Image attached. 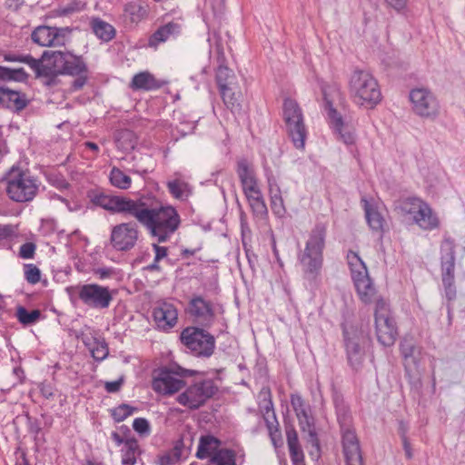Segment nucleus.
Segmentation results:
<instances>
[{"label": "nucleus", "mask_w": 465, "mask_h": 465, "mask_svg": "<svg viewBox=\"0 0 465 465\" xmlns=\"http://www.w3.org/2000/svg\"><path fill=\"white\" fill-rule=\"evenodd\" d=\"M25 277L29 283L35 284L40 282L41 272L35 264H25Z\"/></svg>", "instance_id": "nucleus-54"}, {"label": "nucleus", "mask_w": 465, "mask_h": 465, "mask_svg": "<svg viewBox=\"0 0 465 465\" xmlns=\"http://www.w3.org/2000/svg\"><path fill=\"white\" fill-rule=\"evenodd\" d=\"M300 116L304 115L297 101L290 97L285 98L282 104V119L285 125L300 120Z\"/></svg>", "instance_id": "nucleus-35"}, {"label": "nucleus", "mask_w": 465, "mask_h": 465, "mask_svg": "<svg viewBox=\"0 0 465 465\" xmlns=\"http://www.w3.org/2000/svg\"><path fill=\"white\" fill-rule=\"evenodd\" d=\"M374 322L378 341L384 347L392 346L399 335L398 326L389 304L381 298L375 302Z\"/></svg>", "instance_id": "nucleus-10"}, {"label": "nucleus", "mask_w": 465, "mask_h": 465, "mask_svg": "<svg viewBox=\"0 0 465 465\" xmlns=\"http://www.w3.org/2000/svg\"><path fill=\"white\" fill-rule=\"evenodd\" d=\"M322 93L324 102V110L326 111L330 126L332 130H340L344 127V122L340 113L333 107V103L329 97L326 86L322 87Z\"/></svg>", "instance_id": "nucleus-32"}, {"label": "nucleus", "mask_w": 465, "mask_h": 465, "mask_svg": "<svg viewBox=\"0 0 465 465\" xmlns=\"http://www.w3.org/2000/svg\"><path fill=\"white\" fill-rule=\"evenodd\" d=\"M235 171L254 219H267L268 208L253 165L247 159L242 158L237 161Z\"/></svg>", "instance_id": "nucleus-5"}, {"label": "nucleus", "mask_w": 465, "mask_h": 465, "mask_svg": "<svg viewBox=\"0 0 465 465\" xmlns=\"http://www.w3.org/2000/svg\"><path fill=\"white\" fill-rule=\"evenodd\" d=\"M141 224L145 226L159 242H164L174 232V208L168 205L149 204L140 199L134 213Z\"/></svg>", "instance_id": "nucleus-4"}, {"label": "nucleus", "mask_w": 465, "mask_h": 465, "mask_svg": "<svg viewBox=\"0 0 465 465\" xmlns=\"http://www.w3.org/2000/svg\"><path fill=\"white\" fill-rule=\"evenodd\" d=\"M113 273V270L109 268H98L94 270V274L99 279L109 278Z\"/></svg>", "instance_id": "nucleus-63"}, {"label": "nucleus", "mask_w": 465, "mask_h": 465, "mask_svg": "<svg viewBox=\"0 0 465 465\" xmlns=\"http://www.w3.org/2000/svg\"><path fill=\"white\" fill-rule=\"evenodd\" d=\"M455 248L454 240L445 236L440 244V260H455Z\"/></svg>", "instance_id": "nucleus-49"}, {"label": "nucleus", "mask_w": 465, "mask_h": 465, "mask_svg": "<svg viewBox=\"0 0 465 465\" xmlns=\"http://www.w3.org/2000/svg\"><path fill=\"white\" fill-rule=\"evenodd\" d=\"M346 262L350 269L351 280L369 274L367 265L358 252L350 250L346 254Z\"/></svg>", "instance_id": "nucleus-34"}, {"label": "nucleus", "mask_w": 465, "mask_h": 465, "mask_svg": "<svg viewBox=\"0 0 465 465\" xmlns=\"http://www.w3.org/2000/svg\"><path fill=\"white\" fill-rule=\"evenodd\" d=\"M285 433L292 465H305L304 453L299 442L298 433L291 422H285Z\"/></svg>", "instance_id": "nucleus-24"}, {"label": "nucleus", "mask_w": 465, "mask_h": 465, "mask_svg": "<svg viewBox=\"0 0 465 465\" xmlns=\"http://www.w3.org/2000/svg\"><path fill=\"white\" fill-rule=\"evenodd\" d=\"M441 282H442V286H443V291H444V296L448 302V304H447L448 312H449V314H450V312L452 311V306H451L450 302L455 301L457 298V288L455 285V279H453V280L446 279V280H441Z\"/></svg>", "instance_id": "nucleus-48"}, {"label": "nucleus", "mask_w": 465, "mask_h": 465, "mask_svg": "<svg viewBox=\"0 0 465 465\" xmlns=\"http://www.w3.org/2000/svg\"><path fill=\"white\" fill-rule=\"evenodd\" d=\"M0 94H2L1 100L5 102V106L15 112L22 111L27 106L29 103L25 94L19 91H14L8 88H1Z\"/></svg>", "instance_id": "nucleus-29"}, {"label": "nucleus", "mask_w": 465, "mask_h": 465, "mask_svg": "<svg viewBox=\"0 0 465 465\" xmlns=\"http://www.w3.org/2000/svg\"><path fill=\"white\" fill-rule=\"evenodd\" d=\"M28 74L25 73L24 68H8L0 66V81H25Z\"/></svg>", "instance_id": "nucleus-43"}, {"label": "nucleus", "mask_w": 465, "mask_h": 465, "mask_svg": "<svg viewBox=\"0 0 465 465\" xmlns=\"http://www.w3.org/2000/svg\"><path fill=\"white\" fill-rule=\"evenodd\" d=\"M211 461L213 465H236L235 452L230 449H220L213 453Z\"/></svg>", "instance_id": "nucleus-41"}, {"label": "nucleus", "mask_w": 465, "mask_h": 465, "mask_svg": "<svg viewBox=\"0 0 465 465\" xmlns=\"http://www.w3.org/2000/svg\"><path fill=\"white\" fill-rule=\"evenodd\" d=\"M333 131L339 136V139L345 144H352L354 143V134L350 131H346L344 127L342 129Z\"/></svg>", "instance_id": "nucleus-59"}, {"label": "nucleus", "mask_w": 465, "mask_h": 465, "mask_svg": "<svg viewBox=\"0 0 465 465\" xmlns=\"http://www.w3.org/2000/svg\"><path fill=\"white\" fill-rule=\"evenodd\" d=\"M54 52H44L42 59H29V67L37 77H55L60 74V68L55 62Z\"/></svg>", "instance_id": "nucleus-21"}, {"label": "nucleus", "mask_w": 465, "mask_h": 465, "mask_svg": "<svg viewBox=\"0 0 465 465\" xmlns=\"http://www.w3.org/2000/svg\"><path fill=\"white\" fill-rule=\"evenodd\" d=\"M285 127L287 134L293 143V146L299 150L303 149L308 135L304 116H300V120H297L293 124L291 123L290 124L285 125Z\"/></svg>", "instance_id": "nucleus-27"}, {"label": "nucleus", "mask_w": 465, "mask_h": 465, "mask_svg": "<svg viewBox=\"0 0 465 465\" xmlns=\"http://www.w3.org/2000/svg\"><path fill=\"white\" fill-rule=\"evenodd\" d=\"M31 55L26 54H6L4 55V60L6 62H20L27 64L29 66V59H31Z\"/></svg>", "instance_id": "nucleus-60"}, {"label": "nucleus", "mask_w": 465, "mask_h": 465, "mask_svg": "<svg viewBox=\"0 0 465 465\" xmlns=\"http://www.w3.org/2000/svg\"><path fill=\"white\" fill-rule=\"evenodd\" d=\"M121 452L123 465H134L137 457L140 455L138 441L134 438L126 439L124 446L121 449Z\"/></svg>", "instance_id": "nucleus-37"}, {"label": "nucleus", "mask_w": 465, "mask_h": 465, "mask_svg": "<svg viewBox=\"0 0 465 465\" xmlns=\"http://www.w3.org/2000/svg\"><path fill=\"white\" fill-rule=\"evenodd\" d=\"M416 351L415 342L412 338L404 337L400 342V352L404 361V368L406 374L410 373L409 365L416 363L414 353Z\"/></svg>", "instance_id": "nucleus-39"}, {"label": "nucleus", "mask_w": 465, "mask_h": 465, "mask_svg": "<svg viewBox=\"0 0 465 465\" xmlns=\"http://www.w3.org/2000/svg\"><path fill=\"white\" fill-rule=\"evenodd\" d=\"M77 295L86 306L94 309H106L113 301V294L109 288L97 283L78 286Z\"/></svg>", "instance_id": "nucleus-14"}, {"label": "nucleus", "mask_w": 465, "mask_h": 465, "mask_svg": "<svg viewBox=\"0 0 465 465\" xmlns=\"http://www.w3.org/2000/svg\"><path fill=\"white\" fill-rule=\"evenodd\" d=\"M409 99L412 112L424 119L434 120L440 114V104L434 94L427 88H413Z\"/></svg>", "instance_id": "nucleus-13"}, {"label": "nucleus", "mask_w": 465, "mask_h": 465, "mask_svg": "<svg viewBox=\"0 0 465 465\" xmlns=\"http://www.w3.org/2000/svg\"><path fill=\"white\" fill-rule=\"evenodd\" d=\"M298 420L301 430L307 433V441L320 452V440L315 427V419L312 412L300 417Z\"/></svg>", "instance_id": "nucleus-31"}, {"label": "nucleus", "mask_w": 465, "mask_h": 465, "mask_svg": "<svg viewBox=\"0 0 465 465\" xmlns=\"http://www.w3.org/2000/svg\"><path fill=\"white\" fill-rule=\"evenodd\" d=\"M363 209L365 212V217L367 220V223L371 229V231L383 234L386 226V221L382 214L378 211V208L371 204L367 200L363 199Z\"/></svg>", "instance_id": "nucleus-28"}, {"label": "nucleus", "mask_w": 465, "mask_h": 465, "mask_svg": "<svg viewBox=\"0 0 465 465\" xmlns=\"http://www.w3.org/2000/svg\"><path fill=\"white\" fill-rule=\"evenodd\" d=\"M290 402L297 419L312 412L311 405L299 393H292Z\"/></svg>", "instance_id": "nucleus-42"}, {"label": "nucleus", "mask_w": 465, "mask_h": 465, "mask_svg": "<svg viewBox=\"0 0 465 465\" xmlns=\"http://www.w3.org/2000/svg\"><path fill=\"white\" fill-rule=\"evenodd\" d=\"M259 411L262 415L269 434L271 432H279L280 427L273 408L272 393L269 388H263L259 393L258 402Z\"/></svg>", "instance_id": "nucleus-20"}, {"label": "nucleus", "mask_w": 465, "mask_h": 465, "mask_svg": "<svg viewBox=\"0 0 465 465\" xmlns=\"http://www.w3.org/2000/svg\"><path fill=\"white\" fill-rule=\"evenodd\" d=\"M359 299L365 304L376 302L377 290L370 275L352 280Z\"/></svg>", "instance_id": "nucleus-26"}, {"label": "nucleus", "mask_w": 465, "mask_h": 465, "mask_svg": "<svg viewBox=\"0 0 465 465\" xmlns=\"http://www.w3.org/2000/svg\"><path fill=\"white\" fill-rule=\"evenodd\" d=\"M124 17L131 24H138L148 15V6L141 2H132L124 7Z\"/></svg>", "instance_id": "nucleus-36"}, {"label": "nucleus", "mask_w": 465, "mask_h": 465, "mask_svg": "<svg viewBox=\"0 0 465 465\" xmlns=\"http://www.w3.org/2000/svg\"><path fill=\"white\" fill-rule=\"evenodd\" d=\"M441 280L455 279V260H440Z\"/></svg>", "instance_id": "nucleus-53"}, {"label": "nucleus", "mask_w": 465, "mask_h": 465, "mask_svg": "<svg viewBox=\"0 0 465 465\" xmlns=\"http://www.w3.org/2000/svg\"><path fill=\"white\" fill-rule=\"evenodd\" d=\"M193 186L181 173H176V199L184 201L193 194Z\"/></svg>", "instance_id": "nucleus-47"}, {"label": "nucleus", "mask_w": 465, "mask_h": 465, "mask_svg": "<svg viewBox=\"0 0 465 465\" xmlns=\"http://www.w3.org/2000/svg\"><path fill=\"white\" fill-rule=\"evenodd\" d=\"M174 32V25L172 22L161 26L149 39L150 46H157L160 43L165 42Z\"/></svg>", "instance_id": "nucleus-44"}, {"label": "nucleus", "mask_w": 465, "mask_h": 465, "mask_svg": "<svg viewBox=\"0 0 465 465\" xmlns=\"http://www.w3.org/2000/svg\"><path fill=\"white\" fill-rule=\"evenodd\" d=\"M118 146L123 150L133 149L135 145V138L134 133L129 130H123L118 133L116 137Z\"/></svg>", "instance_id": "nucleus-51"}, {"label": "nucleus", "mask_w": 465, "mask_h": 465, "mask_svg": "<svg viewBox=\"0 0 465 465\" xmlns=\"http://www.w3.org/2000/svg\"><path fill=\"white\" fill-rule=\"evenodd\" d=\"M135 410V408L128 404L123 403L111 410V415L114 421L121 422L124 420L127 417L131 416Z\"/></svg>", "instance_id": "nucleus-52"}, {"label": "nucleus", "mask_w": 465, "mask_h": 465, "mask_svg": "<svg viewBox=\"0 0 465 465\" xmlns=\"http://www.w3.org/2000/svg\"><path fill=\"white\" fill-rule=\"evenodd\" d=\"M208 43L210 54L215 57L217 63L215 81L223 102L232 114H239L242 110V94L234 72L227 66L224 44L220 33H210Z\"/></svg>", "instance_id": "nucleus-2"}, {"label": "nucleus", "mask_w": 465, "mask_h": 465, "mask_svg": "<svg viewBox=\"0 0 465 465\" xmlns=\"http://www.w3.org/2000/svg\"><path fill=\"white\" fill-rule=\"evenodd\" d=\"M14 230L10 225H0V239L5 240L11 237Z\"/></svg>", "instance_id": "nucleus-62"}, {"label": "nucleus", "mask_w": 465, "mask_h": 465, "mask_svg": "<svg viewBox=\"0 0 465 465\" xmlns=\"http://www.w3.org/2000/svg\"><path fill=\"white\" fill-rule=\"evenodd\" d=\"M179 340L185 353L199 359H209L216 348L214 336L198 326L184 328L180 333Z\"/></svg>", "instance_id": "nucleus-8"}, {"label": "nucleus", "mask_w": 465, "mask_h": 465, "mask_svg": "<svg viewBox=\"0 0 465 465\" xmlns=\"http://www.w3.org/2000/svg\"><path fill=\"white\" fill-rule=\"evenodd\" d=\"M327 224L316 223L309 232L303 250L298 252L302 278L310 289H317L322 283L323 252L326 247Z\"/></svg>", "instance_id": "nucleus-3"}, {"label": "nucleus", "mask_w": 465, "mask_h": 465, "mask_svg": "<svg viewBox=\"0 0 465 465\" xmlns=\"http://www.w3.org/2000/svg\"><path fill=\"white\" fill-rule=\"evenodd\" d=\"M94 35L103 41H110L114 36V28L108 23L96 18L91 23Z\"/></svg>", "instance_id": "nucleus-40"}, {"label": "nucleus", "mask_w": 465, "mask_h": 465, "mask_svg": "<svg viewBox=\"0 0 465 465\" xmlns=\"http://www.w3.org/2000/svg\"><path fill=\"white\" fill-rule=\"evenodd\" d=\"M139 238L138 227L134 223H123L115 225L111 232V243L117 251L133 249Z\"/></svg>", "instance_id": "nucleus-17"}, {"label": "nucleus", "mask_w": 465, "mask_h": 465, "mask_svg": "<svg viewBox=\"0 0 465 465\" xmlns=\"http://www.w3.org/2000/svg\"><path fill=\"white\" fill-rule=\"evenodd\" d=\"M36 245L34 242H25L20 246L19 257L22 259H33L35 254Z\"/></svg>", "instance_id": "nucleus-57"}, {"label": "nucleus", "mask_w": 465, "mask_h": 465, "mask_svg": "<svg viewBox=\"0 0 465 465\" xmlns=\"http://www.w3.org/2000/svg\"><path fill=\"white\" fill-rule=\"evenodd\" d=\"M55 62L60 68V74L75 76L72 86L74 90L81 89L86 83L88 70L81 56H76L68 52L55 51Z\"/></svg>", "instance_id": "nucleus-12"}, {"label": "nucleus", "mask_w": 465, "mask_h": 465, "mask_svg": "<svg viewBox=\"0 0 465 465\" xmlns=\"http://www.w3.org/2000/svg\"><path fill=\"white\" fill-rule=\"evenodd\" d=\"M111 183L120 189H128L131 186V177L120 169L114 167L110 173Z\"/></svg>", "instance_id": "nucleus-46"}, {"label": "nucleus", "mask_w": 465, "mask_h": 465, "mask_svg": "<svg viewBox=\"0 0 465 465\" xmlns=\"http://www.w3.org/2000/svg\"><path fill=\"white\" fill-rule=\"evenodd\" d=\"M403 214H409L413 222L424 231H432L440 227V219L429 203L418 197H408L399 206Z\"/></svg>", "instance_id": "nucleus-11"}, {"label": "nucleus", "mask_w": 465, "mask_h": 465, "mask_svg": "<svg viewBox=\"0 0 465 465\" xmlns=\"http://www.w3.org/2000/svg\"><path fill=\"white\" fill-rule=\"evenodd\" d=\"M178 120L179 124H176V132L180 134L181 137L193 133L197 123L195 119H188L186 115H182Z\"/></svg>", "instance_id": "nucleus-50"}, {"label": "nucleus", "mask_w": 465, "mask_h": 465, "mask_svg": "<svg viewBox=\"0 0 465 465\" xmlns=\"http://www.w3.org/2000/svg\"><path fill=\"white\" fill-rule=\"evenodd\" d=\"M108 347L105 342H96V345L91 349L92 356L96 361H103L108 355Z\"/></svg>", "instance_id": "nucleus-56"}, {"label": "nucleus", "mask_w": 465, "mask_h": 465, "mask_svg": "<svg viewBox=\"0 0 465 465\" xmlns=\"http://www.w3.org/2000/svg\"><path fill=\"white\" fill-rule=\"evenodd\" d=\"M202 245H199L193 249L181 247L180 260L182 261L180 265L176 268V273H182L185 268H190L189 273L186 277H192L197 274V269L194 268L198 262H202L201 258H195V254L202 250Z\"/></svg>", "instance_id": "nucleus-30"}, {"label": "nucleus", "mask_w": 465, "mask_h": 465, "mask_svg": "<svg viewBox=\"0 0 465 465\" xmlns=\"http://www.w3.org/2000/svg\"><path fill=\"white\" fill-rule=\"evenodd\" d=\"M123 384H124V378L121 377L117 381H106L104 383V389L109 393H114L121 390V387Z\"/></svg>", "instance_id": "nucleus-61"}, {"label": "nucleus", "mask_w": 465, "mask_h": 465, "mask_svg": "<svg viewBox=\"0 0 465 465\" xmlns=\"http://www.w3.org/2000/svg\"><path fill=\"white\" fill-rule=\"evenodd\" d=\"M152 388L160 395H173L174 393V369L164 366L154 370Z\"/></svg>", "instance_id": "nucleus-22"}, {"label": "nucleus", "mask_w": 465, "mask_h": 465, "mask_svg": "<svg viewBox=\"0 0 465 465\" xmlns=\"http://www.w3.org/2000/svg\"><path fill=\"white\" fill-rule=\"evenodd\" d=\"M202 375L201 371L176 363V392L183 390L176 397V401L191 410H197L218 394L216 381Z\"/></svg>", "instance_id": "nucleus-1"}, {"label": "nucleus", "mask_w": 465, "mask_h": 465, "mask_svg": "<svg viewBox=\"0 0 465 465\" xmlns=\"http://www.w3.org/2000/svg\"><path fill=\"white\" fill-rule=\"evenodd\" d=\"M93 202L105 210L114 213H127L134 216L138 200H131L120 196L98 193L94 196Z\"/></svg>", "instance_id": "nucleus-19"}, {"label": "nucleus", "mask_w": 465, "mask_h": 465, "mask_svg": "<svg viewBox=\"0 0 465 465\" xmlns=\"http://www.w3.org/2000/svg\"><path fill=\"white\" fill-rule=\"evenodd\" d=\"M84 6H85V3H83L81 1L74 2L66 6L65 12L72 13V12L79 11V10L84 9Z\"/></svg>", "instance_id": "nucleus-64"}, {"label": "nucleus", "mask_w": 465, "mask_h": 465, "mask_svg": "<svg viewBox=\"0 0 465 465\" xmlns=\"http://www.w3.org/2000/svg\"><path fill=\"white\" fill-rule=\"evenodd\" d=\"M185 313L197 321L203 327H210L215 318V312L210 301L201 295H193L188 302Z\"/></svg>", "instance_id": "nucleus-18"}, {"label": "nucleus", "mask_w": 465, "mask_h": 465, "mask_svg": "<svg viewBox=\"0 0 465 465\" xmlns=\"http://www.w3.org/2000/svg\"><path fill=\"white\" fill-rule=\"evenodd\" d=\"M268 193L272 213L278 217L286 213L282 193L276 178L271 173L267 175Z\"/></svg>", "instance_id": "nucleus-25"}, {"label": "nucleus", "mask_w": 465, "mask_h": 465, "mask_svg": "<svg viewBox=\"0 0 465 465\" xmlns=\"http://www.w3.org/2000/svg\"><path fill=\"white\" fill-rule=\"evenodd\" d=\"M389 8L393 9L398 14H402L407 10L408 0H384Z\"/></svg>", "instance_id": "nucleus-58"}, {"label": "nucleus", "mask_w": 465, "mask_h": 465, "mask_svg": "<svg viewBox=\"0 0 465 465\" xmlns=\"http://www.w3.org/2000/svg\"><path fill=\"white\" fill-rule=\"evenodd\" d=\"M41 316V312L39 310H33L28 312L24 306H18L15 312V317L18 322L25 325H32L35 323Z\"/></svg>", "instance_id": "nucleus-45"}, {"label": "nucleus", "mask_w": 465, "mask_h": 465, "mask_svg": "<svg viewBox=\"0 0 465 465\" xmlns=\"http://www.w3.org/2000/svg\"><path fill=\"white\" fill-rule=\"evenodd\" d=\"M221 441L212 435L203 436L200 439V443L198 446V450L196 456L199 459H205L210 457L218 450Z\"/></svg>", "instance_id": "nucleus-38"}, {"label": "nucleus", "mask_w": 465, "mask_h": 465, "mask_svg": "<svg viewBox=\"0 0 465 465\" xmlns=\"http://www.w3.org/2000/svg\"><path fill=\"white\" fill-rule=\"evenodd\" d=\"M134 430L142 436L149 435L151 431L150 424L144 418H136L133 422Z\"/></svg>", "instance_id": "nucleus-55"}, {"label": "nucleus", "mask_w": 465, "mask_h": 465, "mask_svg": "<svg viewBox=\"0 0 465 465\" xmlns=\"http://www.w3.org/2000/svg\"><path fill=\"white\" fill-rule=\"evenodd\" d=\"M153 317L159 330L170 331L174 327V307L171 303H159L153 309Z\"/></svg>", "instance_id": "nucleus-23"}, {"label": "nucleus", "mask_w": 465, "mask_h": 465, "mask_svg": "<svg viewBox=\"0 0 465 465\" xmlns=\"http://www.w3.org/2000/svg\"><path fill=\"white\" fill-rule=\"evenodd\" d=\"M352 101L365 108H374L381 100V93L376 79L367 71L356 69L349 81Z\"/></svg>", "instance_id": "nucleus-6"}, {"label": "nucleus", "mask_w": 465, "mask_h": 465, "mask_svg": "<svg viewBox=\"0 0 465 465\" xmlns=\"http://www.w3.org/2000/svg\"><path fill=\"white\" fill-rule=\"evenodd\" d=\"M342 336L348 362L352 369L358 370L363 361L364 353L361 347L363 332L356 327L344 326L342 328Z\"/></svg>", "instance_id": "nucleus-15"}, {"label": "nucleus", "mask_w": 465, "mask_h": 465, "mask_svg": "<svg viewBox=\"0 0 465 465\" xmlns=\"http://www.w3.org/2000/svg\"><path fill=\"white\" fill-rule=\"evenodd\" d=\"M72 30L69 27H51L41 25L36 27L31 38L41 46H62L69 40Z\"/></svg>", "instance_id": "nucleus-16"}, {"label": "nucleus", "mask_w": 465, "mask_h": 465, "mask_svg": "<svg viewBox=\"0 0 465 465\" xmlns=\"http://www.w3.org/2000/svg\"><path fill=\"white\" fill-rule=\"evenodd\" d=\"M5 193L16 203L32 201L37 194L40 183L28 170L12 167L5 178Z\"/></svg>", "instance_id": "nucleus-7"}, {"label": "nucleus", "mask_w": 465, "mask_h": 465, "mask_svg": "<svg viewBox=\"0 0 465 465\" xmlns=\"http://www.w3.org/2000/svg\"><path fill=\"white\" fill-rule=\"evenodd\" d=\"M130 87L133 90H154L160 87L159 82L148 71L140 72L134 75Z\"/></svg>", "instance_id": "nucleus-33"}, {"label": "nucleus", "mask_w": 465, "mask_h": 465, "mask_svg": "<svg viewBox=\"0 0 465 465\" xmlns=\"http://www.w3.org/2000/svg\"><path fill=\"white\" fill-rule=\"evenodd\" d=\"M337 419L340 424L345 465H364L360 441L351 425L349 411L344 407L337 409Z\"/></svg>", "instance_id": "nucleus-9"}]
</instances>
